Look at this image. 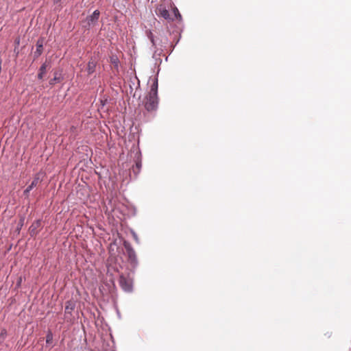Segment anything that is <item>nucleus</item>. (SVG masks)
Here are the masks:
<instances>
[{"instance_id":"nucleus-1","label":"nucleus","mask_w":351,"mask_h":351,"mask_svg":"<svg viewBox=\"0 0 351 351\" xmlns=\"http://www.w3.org/2000/svg\"><path fill=\"white\" fill-rule=\"evenodd\" d=\"M123 245L125 249L126 254H127L130 264L131 265V266L133 269L136 268L138 263L137 256H136V252H135L134 248L132 247L131 244L127 241H124Z\"/></svg>"},{"instance_id":"nucleus-2","label":"nucleus","mask_w":351,"mask_h":351,"mask_svg":"<svg viewBox=\"0 0 351 351\" xmlns=\"http://www.w3.org/2000/svg\"><path fill=\"white\" fill-rule=\"evenodd\" d=\"M167 43L168 39L166 38L163 44H158L160 47H151V49L154 51L152 58L155 60V65H158L159 66L160 64L162 63V59L160 58V56L162 53L164 49L167 47Z\"/></svg>"},{"instance_id":"nucleus-3","label":"nucleus","mask_w":351,"mask_h":351,"mask_svg":"<svg viewBox=\"0 0 351 351\" xmlns=\"http://www.w3.org/2000/svg\"><path fill=\"white\" fill-rule=\"evenodd\" d=\"M119 285L121 288L127 293H131L133 291V282L132 280L128 276L121 274L119 276Z\"/></svg>"},{"instance_id":"nucleus-4","label":"nucleus","mask_w":351,"mask_h":351,"mask_svg":"<svg viewBox=\"0 0 351 351\" xmlns=\"http://www.w3.org/2000/svg\"><path fill=\"white\" fill-rule=\"evenodd\" d=\"M76 303L74 300H69L65 303L64 319L66 322L73 323V317L72 312L74 311Z\"/></svg>"},{"instance_id":"nucleus-5","label":"nucleus","mask_w":351,"mask_h":351,"mask_svg":"<svg viewBox=\"0 0 351 351\" xmlns=\"http://www.w3.org/2000/svg\"><path fill=\"white\" fill-rule=\"evenodd\" d=\"M145 99L146 101L144 104L145 110L148 112L156 110L158 105V96L148 95Z\"/></svg>"},{"instance_id":"nucleus-6","label":"nucleus","mask_w":351,"mask_h":351,"mask_svg":"<svg viewBox=\"0 0 351 351\" xmlns=\"http://www.w3.org/2000/svg\"><path fill=\"white\" fill-rule=\"evenodd\" d=\"M142 167V161H141V152L140 149H138L135 154V165L132 167V172L134 174V178L137 177L138 173H140L141 169Z\"/></svg>"},{"instance_id":"nucleus-7","label":"nucleus","mask_w":351,"mask_h":351,"mask_svg":"<svg viewBox=\"0 0 351 351\" xmlns=\"http://www.w3.org/2000/svg\"><path fill=\"white\" fill-rule=\"evenodd\" d=\"M51 67V59H46V60L41 64L38 69V73L37 74V78L39 80H43L45 75L47 73V69H49Z\"/></svg>"},{"instance_id":"nucleus-8","label":"nucleus","mask_w":351,"mask_h":351,"mask_svg":"<svg viewBox=\"0 0 351 351\" xmlns=\"http://www.w3.org/2000/svg\"><path fill=\"white\" fill-rule=\"evenodd\" d=\"M42 182V178H40V173H38L34 175V179L32 183L24 190L23 195L25 197H28L29 192L37 186V184Z\"/></svg>"},{"instance_id":"nucleus-9","label":"nucleus","mask_w":351,"mask_h":351,"mask_svg":"<svg viewBox=\"0 0 351 351\" xmlns=\"http://www.w3.org/2000/svg\"><path fill=\"white\" fill-rule=\"evenodd\" d=\"M45 38L43 37H40L36 44V51L34 52V60L37 59L38 57L41 56L43 51Z\"/></svg>"},{"instance_id":"nucleus-10","label":"nucleus","mask_w":351,"mask_h":351,"mask_svg":"<svg viewBox=\"0 0 351 351\" xmlns=\"http://www.w3.org/2000/svg\"><path fill=\"white\" fill-rule=\"evenodd\" d=\"M41 226V219H37L34 221L29 228V233L31 237H35L38 231L37 229Z\"/></svg>"},{"instance_id":"nucleus-11","label":"nucleus","mask_w":351,"mask_h":351,"mask_svg":"<svg viewBox=\"0 0 351 351\" xmlns=\"http://www.w3.org/2000/svg\"><path fill=\"white\" fill-rule=\"evenodd\" d=\"M53 75V77L49 81V84L50 86H53L56 83H60L64 80V77L62 74V70L55 71Z\"/></svg>"},{"instance_id":"nucleus-12","label":"nucleus","mask_w":351,"mask_h":351,"mask_svg":"<svg viewBox=\"0 0 351 351\" xmlns=\"http://www.w3.org/2000/svg\"><path fill=\"white\" fill-rule=\"evenodd\" d=\"M100 12L98 10L93 11V14L86 18L87 23L88 25H94L96 23L99 18Z\"/></svg>"},{"instance_id":"nucleus-13","label":"nucleus","mask_w":351,"mask_h":351,"mask_svg":"<svg viewBox=\"0 0 351 351\" xmlns=\"http://www.w3.org/2000/svg\"><path fill=\"white\" fill-rule=\"evenodd\" d=\"M145 35H146L147 38L149 40V41L152 44V47L156 48V47L158 45L157 40H156L157 38H156V37L154 36L152 32L150 29H147L145 31Z\"/></svg>"},{"instance_id":"nucleus-14","label":"nucleus","mask_w":351,"mask_h":351,"mask_svg":"<svg viewBox=\"0 0 351 351\" xmlns=\"http://www.w3.org/2000/svg\"><path fill=\"white\" fill-rule=\"evenodd\" d=\"M145 35H146L147 38L149 40V41L152 44V47L156 48V47L158 45L157 40H156L157 38H156V37L154 36L152 32L150 29H147L145 31Z\"/></svg>"},{"instance_id":"nucleus-15","label":"nucleus","mask_w":351,"mask_h":351,"mask_svg":"<svg viewBox=\"0 0 351 351\" xmlns=\"http://www.w3.org/2000/svg\"><path fill=\"white\" fill-rule=\"evenodd\" d=\"M97 66V62L93 60V58L92 57L87 64L86 71L88 72V75L93 74L95 71V69Z\"/></svg>"},{"instance_id":"nucleus-16","label":"nucleus","mask_w":351,"mask_h":351,"mask_svg":"<svg viewBox=\"0 0 351 351\" xmlns=\"http://www.w3.org/2000/svg\"><path fill=\"white\" fill-rule=\"evenodd\" d=\"M158 77L156 76L153 80V83L151 86L149 95H154V97L158 96Z\"/></svg>"},{"instance_id":"nucleus-17","label":"nucleus","mask_w":351,"mask_h":351,"mask_svg":"<svg viewBox=\"0 0 351 351\" xmlns=\"http://www.w3.org/2000/svg\"><path fill=\"white\" fill-rule=\"evenodd\" d=\"M158 12L160 13V15L162 18H164L165 19H166V20H171V21L173 20V19L170 17V14H169V10H167L165 8H162V6H160L158 8Z\"/></svg>"},{"instance_id":"nucleus-18","label":"nucleus","mask_w":351,"mask_h":351,"mask_svg":"<svg viewBox=\"0 0 351 351\" xmlns=\"http://www.w3.org/2000/svg\"><path fill=\"white\" fill-rule=\"evenodd\" d=\"M136 82V90H137L138 88H140V81L137 78V77H135L134 79H130V93L132 95L134 90L133 86L135 85V83Z\"/></svg>"},{"instance_id":"nucleus-19","label":"nucleus","mask_w":351,"mask_h":351,"mask_svg":"<svg viewBox=\"0 0 351 351\" xmlns=\"http://www.w3.org/2000/svg\"><path fill=\"white\" fill-rule=\"evenodd\" d=\"M110 62L112 64L113 67L119 71L120 61L117 55H112L110 57Z\"/></svg>"},{"instance_id":"nucleus-20","label":"nucleus","mask_w":351,"mask_h":351,"mask_svg":"<svg viewBox=\"0 0 351 351\" xmlns=\"http://www.w3.org/2000/svg\"><path fill=\"white\" fill-rule=\"evenodd\" d=\"M105 285L106 287H108L110 291H111L114 288H115L114 280L112 276H110V278L106 280Z\"/></svg>"},{"instance_id":"nucleus-21","label":"nucleus","mask_w":351,"mask_h":351,"mask_svg":"<svg viewBox=\"0 0 351 351\" xmlns=\"http://www.w3.org/2000/svg\"><path fill=\"white\" fill-rule=\"evenodd\" d=\"M53 341V333L49 330L46 335V343L50 345Z\"/></svg>"},{"instance_id":"nucleus-22","label":"nucleus","mask_w":351,"mask_h":351,"mask_svg":"<svg viewBox=\"0 0 351 351\" xmlns=\"http://www.w3.org/2000/svg\"><path fill=\"white\" fill-rule=\"evenodd\" d=\"M24 221H25V217L24 216H22L20 217V219L18 222V224H17V227H16V231L17 232H20V230H21V228H23V225H24Z\"/></svg>"},{"instance_id":"nucleus-23","label":"nucleus","mask_w":351,"mask_h":351,"mask_svg":"<svg viewBox=\"0 0 351 351\" xmlns=\"http://www.w3.org/2000/svg\"><path fill=\"white\" fill-rule=\"evenodd\" d=\"M108 101V97H104L103 99H101L100 101H99V102H100V107L99 108V110L103 109V108L106 105Z\"/></svg>"},{"instance_id":"nucleus-24","label":"nucleus","mask_w":351,"mask_h":351,"mask_svg":"<svg viewBox=\"0 0 351 351\" xmlns=\"http://www.w3.org/2000/svg\"><path fill=\"white\" fill-rule=\"evenodd\" d=\"M173 13H174V16H175V17H176L177 19H178V20H180V21H181V20H182V16H181V14H180V13L179 10H178V9L176 7H174V8H173Z\"/></svg>"},{"instance_id":"nucleus-25","label":"nucleus","mask_w":351,"mask_h":351,"mask_svg":"<svg viewBox=\"0 0 351 351\" xmlns=\"http://www.w3.org/2000/svg\"><path fill=\"white\" fill-rule=\"evenodd\" d=\"M7 336V331L5 329H3L1 330V332H0V339H4Z\"/></svg>"},{"instance_id":"nucleus-26","label":"nucleus","mask_w":351,"mask_h":351,"mask_svg":"<svg viewBox=\"0 0 351 351\" xmlns=\"http://www.w3.org/2000/svg\"><path fill=\"white\" fill-rule=\"evenodd\" d=\"M132 236H133V238L135 240V241L137 243H139L140 241H139V239L138 237V235L136 234V233L134 231L132 232Z\"/></svg>"},{"instance_id":"nucleus-27","label":"nucleus","mask_w":351,"mask_h":351,"mask_svg":"<svg viewBox=\"0 0 351 351\" xmlns=\"http://www.w3.org/2000/svg\"><path fill=\"white\" fill-rule=\"evenodd\" d=\"M166 38H165L164 39H160V40L159 38H157V39H156V40H157V44H158L157 47H160V46L158 45V44H160V45H161V44H163V43L165 41V39H166Z\"/></svg>"},{"instance_id":"nucleus-28","label":"nucleus","mask_w":351,"mask_h":351,"mask_svg":"<svg viewBox=\"0 0 351 351\" xmlns=\"http://www.w3.org/2000/svg\"><path fill=\"white\" fill-rule=\"evenodd\" d=\"M14 43H15V45L18 46L19 45V43H20V38H16L14 40Z\"/></svg>"},{"instance_id":"nucleus-29","label":"nucleus","mask_w":351,"mask_h":351,"mask_svg":"<svg viewBox=\"0 0 351 351\" xmlns=\"http://www.w3.org/2000/svg\"><path fill=\"white\" fill-rule=\"evenodd\" d=\"M60 1H61V0H53V3H54V4H58V3H60Z\"/></svg>"},{"instance_id":"nucleus-30","label":"nucleus","mask_w":351,"mask_h":351,"mask_svg":"<svg viewBox=\"0 0 351 351\" xmlns=\"http://www.w3.org/2000/svg\"><path fill=\"white\" fill-rule=\"evenodd\" d=\"M14 51V53H16V55L18 56L19 51L16 49V47H15Z\"/></svg>"},{"instance_id":"nucleus-31","label":"nucleus","mask_w":351,"mask_h":351,"mask_svg":"<svg viewBox=\"0 0 351 351\" xmlns=\"http://www.w3.org/2000/svg\"><path fill=\"white\" fill-rule=\"evenodd\" d=\"M1 62H2V60L0 58V73H1Z\"/></svg>"},{"instance_id":"nucleus-32","label":"nucleus","mask_w":351,"mask_h":351,"mask_svg":"<svg viewBox=\"0 0 351 351\" xmlns=\"http://www.w3.org/2000/svg\"><path fill=\"white\" fill-rule=\"evenodd\" d=\"M179 40H180V38H178V39L177 40V41L176 42V45H177V44L178 43Z\"/></svg>"},{"instance_id":"nucleus-33","label":"nucleus","mask_w":351,"mask_h":351,"mask_svg":"<svg viewBox=\"0 0 351 351\" xmlns=\"http://www.w3.org/2000/svg\"><path fill=\"white\" fill-rule=\"evenodd\" d=\"M136 96V93L133 94V97H134Z\"/></svg>"},{"instance_id":"nucleus-34","label":"nucleus","mask_w":351,"mask_h":351,"mask_svg":"<svg viewBox=\"0 0 351 351\" xmlns=\"http://www.w3.org/2000/svg\"><path fill=\"white\" fill-rule=\"evenodd\" d=\"M167 60H168V57H166L165 60L167 61Z\"/></svg>"}]
</instances>
